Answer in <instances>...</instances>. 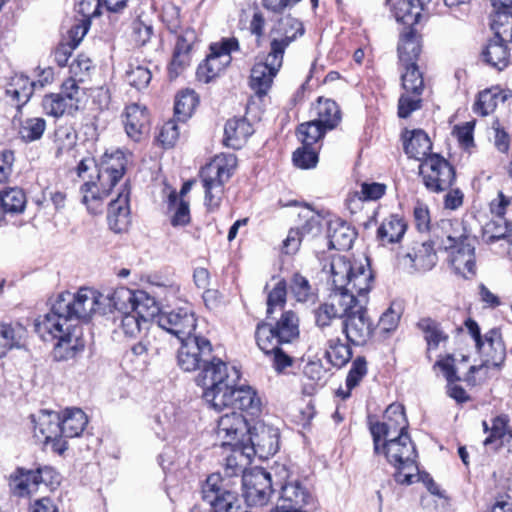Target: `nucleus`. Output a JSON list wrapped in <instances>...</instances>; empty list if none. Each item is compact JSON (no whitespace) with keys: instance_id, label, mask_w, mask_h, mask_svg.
<instances>
[{"instance_id":"2","label":"nucleus","mask_w":512,"mask_h":512,"mask_svg":"<svg viewBox=\"0 0 512 512\" xmlns=\"http://www.w3.org/2000/svg\"><path fill=\"white\" fill-rule=\"evenodd\" d=\"M96 294L99 296V301L94 313L106 314L112 308L117 310L119 315L115 317V321H119L118 327L124 335L129 337L137 336L143 328H146L149 319L154 317L158 310L154 299L144 291H133L121 287L111 295H104L98 291Z\"/></svg>"},{"instance_id":"10","label":"nucleus","mask_w":512,"mask_h":512,"mask_svg":"<svg viewBox=\"0 0 512 512\" xmlns=\"http://www.w3.org/2000/svg\"><path fill=\"white\" fill-rule=\"evenodd\" d=\"M238 49L239 43L234 37L225 38L219 43H213L210 46V54L197 68V79L203 83L214 80L231 63V53Z\"/></svg>"},{"instance_id":"46","label":"nucleus","mask_w":512,"mask_h":512,"mask_svg":"<svg viewBox=\"0 0 512 512\" xmlns=\"http://www.w3.org/2000/svg\"><path fill=\"white\" fill-rule=\"evenodd\" d=\"M512 442V430L508 427V418L505 415L496 416L492 420L489 436L484 440V445L495 444L499 448L504 444Z\"/></svg>"},{"instance_id":"26","label":"nucleus","mask_w":512,"mask_h":512,"mask_svg":"<svg viewBox=\"0 0 512 512\" xmlns=\"http://www.w3.org/2000/svg\"><path fill=\"white\" fill-rule=\"evenodd\" d=\"M490 27L494 37L502 40H512V0H491Z\"/></svg>"},{"instance_id":"50","label":"nucleus","mask_w":512,"mask_h":512,"mask_svg":"<svg viewBox=\"0 0 512 512\" xmlns=\"http://www.w3.org/2000/svg\"><path fill=\"white\" fill-rule=\"evenodd\" d=\"M289 289L298 302H314L317 294L309 280L300 273H294L289 283Z\"/></svg>"},{"instance_id":"19","label":"nucleus","mask_w":512,"mask_h":512,"mask_svg":"<svg viewBox=\"0 0 512 512\" xmlns=\"http://www.w3.org/2000/svg\"><path fill=\"white\" fill-rule=\"evenodd\" d=\"M384 418V422H376L370 426L374 450L377 454L380 451V441H382V438L407 433L408 428L404 407L401 404H390L385 410Z\"/></svg>"},{"instance_id":"25","label":"nucleus","mask_w":512,"mask_h":512,"mask_svg":"<svg viewBox=\"0 0 512 512\" xmlns=\"http://www.w3.org/2000/svg\"><path fill=\"white\" fill-rule=\"evenodd\" d=\"M474 238L462 237L457 247L449 249L450 264L457 274L467 277V274L475 273V246Z\"/></svg>"},{"instance_id":"13","label":"nucleus","mask_w":512,"mask_h":512,"mask_svg":"<svg viewBox=\"0 0 512 512\" xmlns=\"http://www.w3.org/2000/svg\"><path fill=\"white\" fill-rule=\"evenodd\" d=\"M177 350V365L185 372L198 370L213 351L211 342L200 335L183 338Z\"/></svg>"},{"instance_id":"45","label":"nucleus","mask_w":512,"mask_h":512,"mask_svg":"<svg viewBox=\"0 0 512 512\" xmlns=\"http://www.w3.org/2000/svg\"><path fill=\"white\" fill-rule=\"evenodd\" d=\"M261 401L256 392L249 386L235 387L232 408H237L256 415L260 412Z\"/></svg>"},{"instance_id":"12","label":"nucleus","mask_w":512,"mask_h":512,"mask_svg":"<svg viewBox=\"0 0 512 512\" xmlns=\"http://www.w3.org/2000/svg\"><path fill=\"white\" fill-rule=\"evenodd\" d=\"M425 187L434 193L449 189L456 177L453 166L439 154H432L420 165Z\"/></svg>"},{"instance_id":"40","label":"nucleus","mask_w":512,"mask_h":512,"mask_svg":"<svg viewBox=\"0 0 512 512\" xmlns=\"http://www.w3.org/2000/svg\"><path fill=\"white\" fill-rule=\"evenodd\" d=\"M417 327L423 333L428 352L438 349L442 342H447L449 339L448 334L443 331L441 324L430 317L421 318L417 323Z\"/></svg>"},{"instance_id":"22","label":"nucleus","mask_w":512,"mask_h":512,"mask_svg":"<svg viewBox=\"0 0 512 512\" xmlns=\"http://www.w3.org/2000/svg\"><path fill=\"white\" fill-rule=\"evenodd\" d=\"M304 32V26L297 18L282 17L270 31V52L284 58L286 48Z\"/></svg>"},{"instance_id":"29","label":"nucleus","mask_w":512,"mask_h":512,"mask_svg":"<svg viewBox=\"0 0 512 512\" xmlns=\"http://www.w3.org/2000/svg\"><path fill=\"white\" fill-rule=\"evenodd\" d=\"M123 117L127 136L135 142L140 141L143 134L147 132L149 125V115L146 107L132 103L126 107Z\"/></svg>"},{"instance_id":"59","label":"nucleus","mask_w":512,"mask_h":512,"mask_svg":"<svg viewBox=\"0 0 512 512\" xmlns=\"http://www.w3.org/2000/svg\"><path fill=\"white\" fill-rule=\"evenodd\" d=\"M46 129V121L43 118L35 117L26 119L20 127L21 138L26 142H32L42 137Z\"/></svg>"},{"instance_id":"37","label":"nucleus","mask_w":512,"mask_h":512,"mask_svg":"<svg viewBox=\"0 0 512 512\" xmlns=\"http://www.w3.org/2000/svg\"><path fill=\"white\" fill-rule=\"evenodd\" d=\"M510 96V90H502L499 87L485 89L478 94L477 100L473 105V111L481 116L489 115L497 107L499 99L505 102Z\"/></svg>"},{"instance_id":"44","label":"nucleus","mask_w":512,"mask_h":512,"mask_svg":"<svg viewBox=\"0 0 512 512\" xmlns=\"http://www.w3.org/2000/svg\"><path fill=\"white\" fill-rule=\"evenodd\" d=\"M309 497L308 491L298 481L287 482L281 487L279 502L302 511Z\"/></svg>"},{"instance_id":"16","label":"nucleus","mask_w":512,"mask_h":512,"mask_svg":"<svg viewBox=\"0 0 512 512\" xmlns=\"http://www.w3.org/2000/svg\"><path fill=\"white\" fill-rule=\"evenodd\" d=\"M243 497L249 506H263L268 503L272 489L271 475L262 468L245 472L241 478Z\"/></svg>"},{"instance_id":"55","label":"nucleus","mask_w":512,"mask_h":512,"mask_svg":"<svg viewBox=\"0 0 512 512\" xmlns=\"http://www.w3.org/2000/svg\"><path fill=\"white\" fill-rule=\"evenodd\" d=\"M401 80L404 92L423 93L424 80L416 63L405 65V72L402 74Z\"/></svg>"},{"instance_id":"35","label":"nucleus","mask_w":512,"mask_h":512,"mask_svg":"<svg viewBox=\"0 0 512 512\" xmlns=\"http://www.w3.org/2000/svg\"><path fill=\"white\" fill-rule=\"evenodd\" d=\"M406 134L410 136L404 141V150L410 158L424 161L431 155L432 142L425 131L415 129L411 132L407 131Z\"/></svg>"},{"instance_id":"54","label":"nucleus","mask_w":512,"mask_h":512,"mask_svg":"<svg viewBox=\"0 0 512 512\" xmlns=\"http://www.w3.org/2000/svg\"><path fill=\"white\" fill-rule=\"evenodd\" d=\"M36 83L23 75L14 79L6 93L17 105L25 104L33 94Z\"/></svg>"},{"instance_id":"41","label":"nucleus","mask_w":512,"mask_h":512,"mask_svg":"<svg viewBox=\"0 0 512 512\" xmlns=\"http://www.w3.org/2000/svg\"><path fill=\"white\" fill-rule=\"evenodd\" d=\"M190 51L191 43L183 36L178 37L168 68L171 79L178 77L189 66Z\"/></svg>"},{"instance_id":"47","label":"nucleus","mask_w":512,"mask_h":512,"mask_svg":"<svg viewBox=\"0 0 512 512\" xmlns=\"http://www.w3.org/2000/svg\"><path fill=\"white\" fill-rule=\"evenodd\" d=\"M325 357L336 368H342L352 358V350L348 344L341 341L339 337L330 338L327 341Z\"/></svg>"},{"instance_id":"30","label":"nucleus","mask_w":512,"mask_h":512,"mask_svg":"<svg viewBox=\"0 0 512 512\" xmlns=\"http://www.w3.org/2000/svg\"><path fill=\"white\" fill-rule=\"evenodd\" d=\"M129 196L130 191L127 185H124L117 198L108 204L107 218L110 228L115 232H121L129 222Z\"/></svg>"},{"instance_id":"52","label":"nucleus","mask_w":512,"mask_h":512,"mask_svg":"<svg viewBox=\"0 0 512 512\" xmlns=\"http://www.w3.org/2000/svg\"><path fill=\"white\" fill-rule=\"evenodd\" d=\"M1 192L5 214H20L27 203L26 194L20 188H8Z\"/></svg>"},{"instance_id":"58","label":"nucleus","mask_w":512,"mask_h":512,"mask_svg":"<svg viewBox=\"0 0 512 512\" xmlns=\"http://www.w3.org/2000/svg\"><path fill=\"white\" fill-rule=\"evenodd\" d=\"M367 374V362L366 359L362 356L355 358L352 362L351 368L348 372L346 378V388L347 391L341 392L343 394V398H348L351 394V390L359 385L361 380Z\"/></svg>"},{"instance_id":"24","label":"nucleus","mask_w":512,"mask_h":512,"mask_svg":"<svg viewBox=\"0 0 512 512\" xmlns=\"http://www.w3.org/2000/svg\"><path fill=\"white\" fill-rule=\"evenodd\" d=\"M432 239L429 240L433 246L448 251L457 247L462 237H467L463 223L458 220L441 219L431 229Z\"/></svg>"},{"instance_id":"27","label":"nucleus","mask_w":512,"mask_h":512,"mask_svg":"<svg viewBox=\"0 0 512 512\" xmlns=\"http://www.w3.org/2000/svg\"><path fill=\"white\" fill-rule=\"evenodd\" d=\"M199 370L195 382L202 388V392L229 379L227 364L220 358L213 356L212 353L208 361H205Z\"/></svg>"},{"instance_id":"43","label":"nucleus","mask_w":512,"mask_h":512,"mask_svg":"<svg viewBox=\"0 0 512 512\" xmlns=\"http://www.w3.org/2000/svg\"><path fill=\"white\" fill-rule=\"evenodd\" d=\"M406 231V224L403 219L391 215L386 218L377 230V237L383 245L397 243L401 240Z\"/></svg>"},{"instance_id":"62","label":"nucleus","mask_w":512,"mask_h":512,"mask_svg":"<svg viewBox=\"0 0 512 512\" xmlns=\"http://www.w3.org/2000/svg\"><path fill=\"white\" fill-rule=\"evenodd\" d=\"M292 160L300 169L314 168L318 163V153L314 147L302 145L293 153Z\"/></svg>"},{"instance_id":"17","label":"nucleus","mask_w":512,"mask_h":512,"mask_svg":"<svg viewBox=\"0 0 512 512\" xmlns=\"http://www.w3.org/2000/svg\"><path fill=\"white\" fill-rule=\"evenodd\" d=\"M156 323L159 328L171 333L179 340L196 335L197 320L189 307L160 311L156 316Z\"/></svg>"},{"instance_id":"60","label":"nucleus","mask_w":512,"mask_h":512,"mask_svg":"<svg viewBox=\"0 0 512 512\" xmlns=\"http://www.w3.org/2000/svg\"><path fill=\"white\" fill-rule=\"evenodd\" d=\"M151 78V71L142 65L130 64L129 69L126 71L127 82L138 90L147 87Z\"/></svg>"},{"instance_id":"5","label":"nucleus","mask_w":512,"mask_h":512,"mask_svg":"<svg viewBox=\"0 0 512 512\" xmlns=\"http://www.w3.org/2000/svg\"><path fill=\"white\" fill-rule=\"evenodd\" d=\"M380 442V451L387 461L396 468L395 481L399 484L410 485L419 476L416 464L417 452L408 433H400Z\"/></svg>"},{"instance_id":"3","label":"nucleus","mask_w":512,"mask_h":512,"mask_svg":"<svg viewBox=\"0 0 512 512\" xmlns=\"http://www.w3.org/2000/svg\"><path fill=\"white\" fill-rule=\"evenodd\" d=\"M127 157L121 150L111 154L105 153L99 165L93 158L82 159L77 166V174L84 178L91 168H97V181H86L80 188L82 202L93 214L101 213L103 210V200L106 198L112 188L122 179L126 166Z\"/></svg>"},{"instance_id":"51","label":"nucleus","mask_w":512,"mask_h":512,"mask_svg":"<svg viewBox=\"0 0 512 512\" xmlns=\"http://www.w3.org/2000/svg\"><path fill=\"white\" fill-rule=\"evenodd\" d=\"M511 230L512 224L510 222L504 217H497L484 225L482 239L485 243L491 244L506 238Z\"/></svg>"},{"instance_id":"18","label":"nucleus","mask_w":512,"mask_h":512,"mask_svg":"<svg viewBox=\"0 0 512 512\" xmlns=\"http://www.w3.org/2000/svg\"><path fill=\"white\" fill-rule=\"evenodd\" d=\"M33 422L34 436L38 441L51 445V449L59 455L67 450V441L63 439L61 431V416L57 412L43 411Z\"/></svg>"},{"instance_id":"7","label":"nucleus","mask_w":512,"mask_h":512,"mask_svg":"<svg viewBox=\"0 0 512 512\" xmlns=\"http://www.w3.org/2000/svg\"><path fill=\"white\" fill-rule=\"evenodd\" d=\"M298 337L299 319L292 310L283 311L278 319L259 322L255 330L256 343L265 354Z\"/></svg>"},{"instance_id":"1","label":"nucleus","mask_w":512,"mask_h":512,"mask_svg":"<svg viewBox=\"0 0 512 512\" xmlns=\"http://www.w3.org/2000/svg\"><path fill=\"white\" fill-rule=\"evenodd\" d=\"M96 290L80 288L77 293L62 292L53 302L50 312L35 322V331L45 342H55L53 357L56 361L75 358L85 347L79 321H87L98 308Z\"/></svg>"},{"instance_id":"48","label":"nucleus","mask_w":512,"mask_h":512,"mask_svg":"<svg viewBox=\"0 0 512 512\" xmlns=\"http://www.w3.org/2000/svg\"><path fill=\"white\" fill-rule=\"evenodd\" d=\"M198 96L193 90H183L175 98L174 115L180 122H185L191 117L198 105Z\"/></svg>"},{"instance_id":"31","label":"nucleus","mask_w":512,"mask_h":512,"mask_svg":"<svg viewBox=\"0 0 512 512\" xmlns=\"http://www.w3.org/2000/svg\"><path fill=\"white\" fill-rule=\"evenodd\" d=\"M429 1L430 0H387V4L397 22L412 26L418 22L424 4Z\"/></svg>"},{"instance_id":"9","label":"nucleus","mask_w":512,"mask_h":512,"mask_svg":"<svg viewBox=\"0 0 512 512\" xmlns=\"http://www.w3.org/2000/svg\"><path fill=\"white\" fill-rule=\"evenodd\" d=\"M368 294L354 295L351 311L341 322V330L349 343L355 346L365 345L373 335L375 326L367 312Z\"/></svg>"},{"instance_id":"4","label":"nucleus","mask_w":512,"mask_h":512,"mask_svg":"<svg viewBox=\"0 0 512 512\" xmlns=\"http://www.w3.org/2000/svg\"><path fill=\"white\" fill-rule=\"evenodd\" d=\"M323 272L329 276L333 286L332 292L349 293L357 297L368 294L373 280L369 267L362 263L350 262L341 255L332 256Z\"/></svg>"},{"instance_id":"49","label":"nucleus","mask_w":512,"mask_h":512,"mask_svg":"<svg viewBox=\"0 0 512 512\" xmlns=\"http://www.w3.org/2000/svg\"><path fill=\"white\" fill-rule=\"evenodd\" d=\"M330 246L337 250L349 249L353 242L354 233L345 223H331L328 228Z\"/></svg>"},{"instance_id":"39","label":"nucleus","mask_w":512,"mask_h":512,"mask_svg":"<svg viewBox=\"0 0 512 512\" xmlns=\"http://www.w3.org/2000/svg\"><path fill=\"white\" fill-rule=\"evenodd\" d=\"M511 41L512 40H502L494 37L489 41L482 53L484 61L500 71L506 68L510 61L507 43Z\"/></svg>"},{"instance_id":"15","label":"nucleus","mask_w":512,"mask_h":512,"mask_svg":"<svg viewBox=\"0 0 512 512\" xmlns=\"http://www.w3.org/2000/svg\"><path fill=\"white\" fill-rule=\"evenodd\" d=\"M354 295L349 293L332 292L328 301L321 304L314 312L316 326L325 334H330L333 322L337 319H345L348 311H351V303Z\"/></svg>"},{"instance_id":"53","label":"nucleus","mask_w":512,"mask_h":512,"mask_svg":"<svg viewBox=\"0 0 512 512\" xmlns=\"http://www.w3.org/2000/svg\"><path fill=\"white\" fill-rule=\"evenodd\" d=\"M287 298V283L285 280H279L267 296V320L273 319V314L284 310Z\"/></svg>"},{"instance_id":"8","label":"nucleus","mask_w":512,"mask_h":512,"mask_svg":"<svg viewBox=\"0 0 512 512\" xmlns=\"http://www.w3.org/2000/svg\"><path fill=\"white\" fill-rule=\"evenodd\" d=\"M465 327L475 342V347L482 357L479 366H471L470 372H482L489 368L498 369L506 357V349L498 329L493 328L481 335L479 325L471 318L465 321Z\"/></svg>"},{"instance_id":"6","label":"nucleus","mask_w":512,"mask_h":512,"mask_svg":"<svg viewBox=\"0 0 512 512\" xmlns=\"http://www.w3.org/2000/svg\"><path fill=\"white\" fill-rule=\"evenodd\" d=\"M236 167L237 158L234 154H219L201 168L199 177L204 189V201L210 211L219 208L225 184L234 174Z\"/></svg>"},{"instance_id":"38","label":"nucleus","mask_w":512,"mask_h":512,"mask_svg":"<svg viewBox=\"0 0 512 512\" xmlns=\"http://www.w3.org/2000/svg\"><path fill=\"white\" fill-rule=\"evenodd\" d=\"M87 423L88 418L80 408H67L60 423L63 439L79 437Z\"/></svg>"},{"instance_id":"56","label":"nucleus","mask_w":512,"mask_h":512,"mask_svg":"<svg viewBox=\"0 0 512 512\" xmlns=\"http://www.w3.org/2000/svg\"><path fill=\"white\" fill-rule=\"evenodd\" d=\"M326 129L315 120L302 123L297 128V137L302 145L313 147L326 133Z\"/></svg>"},{"instance_id":"42","label":"nucleus","mask_w":512,"mask_h":512,"mask_svg":"<svg viewBox=\"0 0 512 512\" xmlns=\"http://www.w3.org/2000/svg\"><path fill=\"white\" fill-rule=\"evenodd\" d=\"M316 112L317 118L314 120L327 131L334 129L341 121L339 106L331 99L319 98Z\"/></svg>"},{"instance_id":"63","label":"nucleus","mask_w":512,"mask_h":512,"mask_svg":"<svg viewBox=\"0 0 512 512\" xmlns=\"http://www.w3.org/2000/svg\"><path fill=\"white\" fill-rule=\"evenodd\" d=\"M178 201V196L175 193H171L169 195V206H175V212L171 218V224L173 226H184L190 222V210L189 203L180 200Z\"/></svg>"},{"instance_id":"20","label":"nucleus","mask_w":512,"mask_h":512,"mask_svg":"<svg viewBox=\"0 0 512 512\" xmlns=\"http://www.w3.org/2000/svg\"><path fill=\"white\" fill-rule=\"evenodd\" d=\"M80 87L74 80H65L61 92L46 95L42 105L50 116L60 117L64 114H73L79 108Z\"/></svg>"},{"instance_id":"61","label":"nucleus","mask_w":512,"mask_h":512,"mask_svg":"<svg viewBox=\"0 0 512 512\" xmlns=\"http://www.w3.org/2000/svg\"><path fill=\"white\" fill-rule=\"evenodd\" d=\"M422 94L403 92L398 100V116L408 118L422 107Z\"/></svg>"},{"instance_id":"21","label":"nucleus","mask_w":512,"mask_h":512,"mask_svg":"<svg viewBox=\"0 0 512 512\" xmlns=\"http://www.w3.org/2000/svg\"><path fill=\"white\" fill-rule=\"evenodd\" d=\"M282 64L283 58L269 51L263 61L256 62L253 65L249 78V86L259 98L267 95Z\"/></svg>"},{"instance_id":"57","label":"nucleus","mask_w":512,"mask_h":512,"mask_svg":"<svg viewBox=\"0 0 512 512\" xmlns=\"http://www.w3.org/2000/svg\"><path fill=\"white\" fill-rule=\"evenodd\" d=\"M94 69L92 60L85 55H78L70 64V77L67 80H74L75 84L84 82L91 75Z\"/></svg>"},{"instance_id":"14","label":"nucleus","mask_w":512,"mask_h":512,"mask_svg":"<svg viewBox=\"0 0 512 512\" xmlns=\"http://www.w3.org/2000/svg\"><path fill=\"white\" fill-rule=\"evenodd\" d=\"M249 428L247 419L241 413L233 411L218 419L216 433L222 441V446H230L234 452L239 451L241 455Z\"/></svg>"},{"instance_id":"11","label":"nucleus","mask_w":512,"mask_h":512,"mask_svg":"<svg viewBox=\"0 0 512 512\" xmlns=\"http://www.w3.org/2000/svg\"><path fill=\"white\" fill-rule=\"evenodd\" d=\"M279 450V430L262 421L249 428L241 456L256 454L260 458L273 456Z\"/></svg>"},{"instance_id":"28","label":"nucleus","mask_w":512,"mask_h":512,"mask_svg":"<svg viewBox=\"0 0 512 512\" xmlns=\"http://www.w3.org/2000/svg\"><path fill=\"white\" fill-rule=\"evenodd\" d=\"M437 254L434 246L429 241L416 244L412 252L402 258V263L415 272H426L431 270L437 263Z\"/></svg>"},{"instance_id":"34","label":"nucleus","mask_w":512,"mask_h":512,"mask_svg":"<svg viewBox=\"0 0 512 512\" xmlns=\"http://www.w3.org/2000/svg\"><path fill=\"white\" fill-rule=\"evenodd\" d=\"M235 386L229 379L217 384L207 391L202 392V398L214 410L221 411L224 408H232Z\"/></svg>"},{"instance_id":"32","label":"nucleus","mask_w":512,"mask_h":512,"mask_svg":"<svg viewBox=\"0 0 512 512\" xmlns=\"http://www.w3.org/2000/svg\"><path fill=\"white\" fill-rule=\"evenodd\" d=\"M253 132L252 125L245 118L229 119L224 128L225 144L233 149H240Z\"/></svg>"},{"instance_id":"33","label":"nucleus","mask_w":512,"mask_h":512,"mask_svg":"<svg viewBox=\"0 0 512 512\" xmlns=\"http://www.w3.org/2000/svg\"><path fill=\"white\" fill-rule=\"evenodd\" d=\"M38 478L36 470L18 467L9 477V486L14 495L25 497L38 490Z\"/></svg>"},{"instance_id":"23","label":"nucleus","mask_w":512,"mask_h":512,"mask_svg":"<svg viewBox=\"0 0 512 512\" xmlns=\"http://www.w3.org/2000/svg\"><path fill=\"white\" fill-rule=\"evenodd\" d=\"M220 476L217 474L210 475L202 487V499L210 506L209 512H235L238 508L236 506V496L223 490L218 483Z\"/></svg>"},{"instance_id":"36","label":"nucleus","mask_w":512,"mask_h":512,"mask_svg":"<svg viewBox=\"0 0 512 512\" xmlns=\"http://www.w3.org/2000/svg\"><path fill=\"white\" fill-rule=\"evenodd\" d=\"M421 52L420 36L411 26L405 28L401 33L398 44L399 59L404 65L416 63Z\"/></svg>"},{"instance_id":"64","label":"nucleus","mask_w":512,"mask_h":512,"mask_svg":"<svg viewBox=\"0 0 512 512\" xmlns=\"http://www.w3.org/2000/svg\"><path fill=\"white\" fill-rule=\"evenodd\" d=\"M131 30V38L138 46L146 45L153 35V26L141 19L132 22Z\"/></svg>"}]
</instances>
